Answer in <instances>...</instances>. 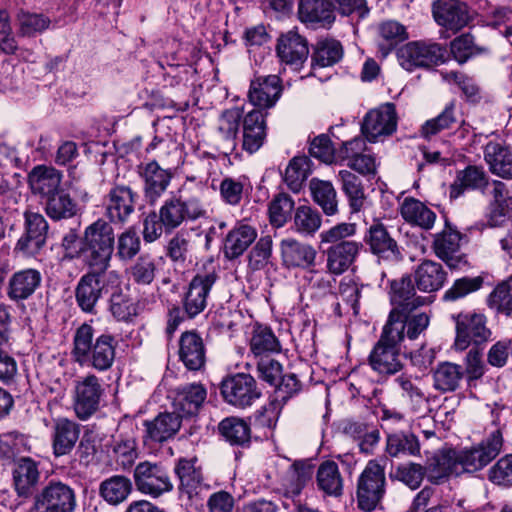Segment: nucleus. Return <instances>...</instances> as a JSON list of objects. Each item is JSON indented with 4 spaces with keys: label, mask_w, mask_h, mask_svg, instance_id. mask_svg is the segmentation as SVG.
<instances>
[{
    "label": "nucleus",
    "mask_w": 512,
    "mask_h": 512,
    "mask_svg": "<svg viewBox=\"0 0 512 512\" xmlns=\"http://www.w3.org/2000/svg\"><path fill=\"white\" fill-rule=\"evenodd\" d=\"M181 423L182 416L176 412L159 413L154 419L146 420L144 422V443L150 445L172 439L179 431Z\"/></svg>",
    "instance_id": "nucleus-24"
},
{
    "label": "nucleus",
    "mask_w": 512,
    "mask_h": 512,
    "mask_svg": "<svg viewBox=\"0 0 512 512\" xmlns=\"http://www.w3.org/2000/svg\"><path fill=\"white\" fill-rule=\"evenodd\" d=\"M205 212L204 205L198 197H183L179 191L164 201L158 214L165 224V231L170 233L187 220L203 217Z\"/></svg>",
    "instance_id": "nucleus-6"
},
{
    "label": "nucleus",
    "mask_w": 512,
    "mask_h": 512,
    "mask_svg": "<svg viewBox=\"0 0 512 512\" xmlns=\"http://www.w3.org/2000/svg\"><path fill=\"white\" fill-rule=\"evenodd\" d=\"M45 200V212L53 220L68 219L77 213V204L63 189Z\"/></svg>",
    "instance_id": "nucleus-54"
},
{
    "label": "nucleus",
    "mask_w": 512,
    "mask_h": 512,
    "mask_svg": "<svg viewBox=\"0 0 512 512\" xmlns=\"http://www.w3.org/2000/svg\"><path fill=\"white\" fill-rule=\"evenodd\" d=\"M489 186L485 172L476 166H468L457 173L450 187V197L458 198L465 190H483Z\"/></svg>",
    "instance_id": "nucleus-46"
},
{
    "label": "nucleus",
    "mask_w": 512,
    "mask_h": 512,
    "mask_svg": "<svg viewBox=\"0 0 512 512\" xmlns=\"http://www.w3.org/2000/svg\"><path fill=\"white\" fill-rule=\"evenodd\" d=\"M343 57L341 43L334 39L319 40L312 54V70L325 68L338 63Z\"/></svg>",
    "instance_id": "nucleus-49"
},
{
    "label": "nucleus",
    "mask_w": 512,
    "mask_h": 512,
    "mask_svg": "<svg viewBox=\"0 0 512 512\" xmlns=\"http://www.w3.org/2000/svg\"><path fill=\"white\" fill-rule=\"evenodd\" d=\"M280 79L276 75L260 76L251 81L248 98L259 109L273 107L281 95Z\"/></svg>",
    "instance_id": "nucleus-28"
},
{
    "label": "nucleus",
    "mask_w": 512,
    "mask_h": 512,
    "mask_svg": "<svg viewBox=\"0 0 512 512\" xmlns=\"http://www.w3.org/2000/svg\"><path fill=\"white\" fill-rule=\"evenodd\" d=\"M502 444V434L500 430H495L477 445L455 450L461 474L474 473L483 469L498 456Z\"/></svg>",
    "instance_id": "nucleus-8"
},
{
    "label": "nucleus",
    "mask_w": 512,
    "mask_h": 512,
    "mask_svg": "<svg viewBox=\"0 0 512 512\" xmlns=\"http://www.w3.org/2000/svg\"><path fill=\"white\" fill-rule=\"evenodd\" d=\"M81 434V425L67 417L53 419L51 426V447L56 458L70 455L76 448Z\"/></svg>",
    "instance_id": "nucleus-20"
},
{
    "label": "nucleus",
    "mask_w": 512,
    "mask_h": 512,
    "mask_svg": "<svg viewBox=\"0 0 512 512\" xmlns=\"http://www.w3.org/2000/svg\"><path fill=\"white\" fill-rule=\"evenodd\" d=\"M207 396L206 389L201 384H186L176 390L173 406L183 415L195 414Z\"/></svg>",
    "instance_id": "nucleus-39"
},
{
    "label": "nucleus",
    "mask_w": 512,
    "mask_h": 512,
    "mask_svg": "<svg viewBox=\"0 0 512 512\" xmlns=\"http://www.w3.org/2000/svg\"><path fill=\"white\" fill-rule=\"evenodd\" d=\"M299 19L305 23L329 27L335 20L331 3L326 0H300Z\"/></svg>",
    "instance_id": "nucleus-38"
},
{
    "label": "nucleus",
    "mask_w": 512,
    "mask_h": 512,
    "mask_svg": "<svg viewBox=\"0 0 512 512\" xmlns=\"http://www.w3.org/2000/svg\"><path fill=\"white\" fill-rule=\"evenodd\" d=\"M385 493V469L376 460H369L357 480V505L361 510L371 512L381 503Z\"/></svg>",
    "instance_id": "nucleus-4"
},
{
    "label": "nucleus",
    "mask_w": 512,
    "mask_h": 512,
    "mask_svg": "<svg viewBox=\"0 0 512 512\" xmlns=\"http://www.w3.org/2000/svg\"><path fill=\"white\" fill-rule=\"evenodd\" d=\"M90 343V325L82 324L73 337L72 356L81 366L93 367L98 371L108 370L115 359L116 341L109 334H102L95 339L92 354L88 348Z\"/></svg>",
    "instance_id": "nucleus-3"
},
{
    "label": "nucleus",
    "mask_w": 512,
    "mask_h": 512,
    "mask_svg": "<svg viewBox=\"0 0 512 512\" xmlns=\"http://www.w3.org/2000/svg\"><path fill=\"white\" fill-rule=\"evenodd\" d=\"M140 176L144 181V198L148 204L154 205L170 185L173 173L156 161H150L140 167Z\"/></svg>",
    "instance_id": "nucleus-22"
},
{
    "label": "nucleus",
    "mask_w": 512,
    "mask_h": 512,
    "mask_svg": "<svg viewBox=\"0 0 512 512\" xmlns=\"http://www.w3.org/2000/svg\"><path fill=\"white\" fill-rule=\"evenodd\" d=\"M487 305L498 314L512 315V276L493 289L487 297Z\"/></svg>",
    "instance_id": "nucleus-56"
},
{
    "label": "nucleus",
    "mask_w": 512,
    "mask_h": 512,
    "mask_svg": "<svg viewBox=\"0 0 512 512\" xmlns=\"http://www.w3.org/2000/svg\"><path fill=\"white\" fill-rule=\"evenodd\" d=\"M400 213L407 223L425 230L431 229L436 220L435 212L415 198H405Z\"/></svg>",
    "instance_id": "nucleus-40"
},
{
    "label": "nucleus",
    "mask_w": 512,
    "mask_h": 512,
    "mask_svg": "<svg viewBox=\"0 0 512 512\" xmlns=\"http://www.w3.org/2000/svg\"><path fill=\"white\" fill-rule=\"evenodd\" d=\"M217 279L218 275L214 269L198 272L193 277L184 298V309L190 318L206 308L209 293Z\"/></svg>",
    "instance_id": "nucleus-19"
},
{
    "label": "nucleus",
    "mask_w": 512,
    "mask_h": 512,
    "mask_svg": "<svg viewBox=\"0 0 512 512\" xmlns=\"http://www.w3.org/2000/svg\"><path fill=\"white\" fill-rule=\"evenodd\" d=\"M338 177L341 181L342 190L348 198L351 212H360L366 202L360 178L348 170L339 171Z\"/></svg>",
    "instance_id": "nucleus-52"
},
{
    "label": "nucleus",
    "mask_w": 512,
    "mask_h": 512,
    "mask_svg": "<svg viewBox=\"0 0 512 512\" xmlns=\"http://www.w3.org/2000/svg\"><path fill=\"white\" fill-rule=\"evenodd\" d=\"M29 186L33 194L47 199L61 190V173L53 167L37 166L28 176Z\"/></svg>",
    "instance_id": "nucleus-31"
},
{
    "label": "nucleus",
    "mask_w": 512,
    "mask_h": 512,
    "mask_svg": "<svg viewBox=\"0 0 512 512\" xmlns=\"http://www.w3.org/2000/svg\"><path fill=\"white\" fill-rule=\"evenodd\" d=\"M221 394L228 404L245 409L250 407L260 396L256 380L249 374L237 373L226 377L221 382Z\"/></svg>",
    "instance_id": "nucleus-12"
},
{
    "label": "nucleus",
    "mask_w": 512,
    "mask_h": 512,
    "mask_svg": "<svg viewBox=\"0 0 512 512\" xmlns=\"http://www.w3.org/2000/svg\"><path fill=\"white\" fill-rule=\"evenodd\" d=\"M464 376L462 366L451 363H440L433 373L434 387L442 392L455 391Z\"/></svg>",
    "instance_id": "nucleus-51"
},
{
    "label": "nucleus",
    "mask_w": 512,
    "mask_h": 512,
    "mask_svg": "<svg viewBox=\"0 0 512 512\" xmlns=\"http://www.w3.org/2000/svg\"><path fill=\"white\" fill-rule=\"evenodd\" d=\"M24 233L18 240L15 250L26 256H34L45 246L48 234V223L38 212L24 213Z\"/></svg>",
    "instance_id": "nucleus-15"
},
{
    "label": "nucleus",
    "mask_w": 512,
    "mask_h": 512,
    "mask_svg": "<svg viewBox=\"0 0 512 512\" xmlns=\"http://www.w3.org/2000/svg\"><path fill=\"white\" fill-rule=\"evenodd\" d=\"M133 479L137 490L157 498L172 491L173 484L167 469L157 462L142 461L134 469Z\"/></svg>",
    "instance_id": "nucleus-9"
},
{
    "label": "nucleus",
    "mask_w": 512,
    "mask_h": 512,
    "mask_svg": "<svg viewBox=\"0 0 512 512\" xmlns=\"http://www.w3.org/2000/svg\"><path fill=\"white\" fill-rule=\"evenodd\" d=\"M311 467L303 463H294L287 470L283 480L282 489L284 497L291 499L293 503L297 502L304 486L311 479Z\"/></svg>",
    "instance_id": "nucleus-45"
},
{
    "label": "nucleus",
    "mask_w": 512,
    "mask_h": 512,
    "mask_svg": "<svg viewBox=\"0 0 512 512\" xmlns=\"http://www.w3.org/2000/svg\"><path fill=\"white\" fill-rule=\"evenodd\" d=\"M435 21L448 30L457 32L468 25V7L459 0H436L432 7Z\"/></svg>",
    "instance_id": "nucleus-23"
},
{
    "label": "nucleus",
    "mask_w": 512,
    "mask_h": 512,
    "mask_svg": "<svg viewBox=\"0 0 512 512\" xmlns=\"http://www.w3.org/2000/svg\"><path fill=\"white\" fill-rule=\"evenodd\" d=\"M356 234L353 223H339L320 233L321 244H331L326 250V269L333 276L346 272L358 257L363 245L361 242L347 240Z\"/></svg>",
    "instance_id": "nucleus-1"
},
{
    "label": "nucleus",
    "mask_w": 512,
    "mask_h": 512,
    "mask_svg": "<svg viewBox=\"0 0 512 512\" xmlns=\"http://www.w3.org/2000/svg\"><path fill=\"white\" fill-rule=\"evenodd\" d=\"M243 111L239 107H233L223 111L218 119L217 133L221 141V149L225 155L234 152L237 146V134Z\"/></svg>",
    "instance_id": "nucleus-32"
},
{
    "label": "nucleus",
    "mask_w": 512,
    "mask_h": 512,
    "mask_svg": "<svg viewBox=\"0 0 512 512\" xmlns=\"http://www.w3.org/2000/svg\"><path fill=\"white\" fill-rule=\"evenodd\" d=\"M311 173V161L307 156L292 158L285 170L284 181L293 192H298Z\"/></svg>",
    "instance_id": "nucleus-55"
},
{
    "label": "nucleus",
    "mask_w": 512,
    "mask_h": 512,
    "mask_svg": "<svg viewBox=\"0 0 512 512\" xmlns=\"http://www.w3.org/2000/svg\"><path fill=\"white\" fill-rule=\"evenodd\" d=\"M317 484L329 496L338 497L343 493V478L334 461L323 462L317 471Z\"/></svg>",
    "instance_id": "nucleus-50"
},
{
    "label": "nucleus",
    "mask_w": 512,
    "mask_h": 512,
    "mask_svg": "<svg viewBox=\"0 0 512 512\" xmlns=\"http://www.w3.org/2000/svg\"><path fill=\"white\" fill-rule=\"evenodd\" d=\"M283 264L288 268L316 266L317 251L313 246L293 238H285L280 242Z\"/></svg>",
    "instance_id": "nucleus-29"
},
{
    "label": "nucleus",
    "mask_w": 512,
    "mask_h": 512,
    "mask_svg": "<svg viewBox=\"0 0 512 512\" xmlns=\"http://www.w3.org/2000/svg\"><path fill=\"white\" fill-rule=\"evenodd\" d=\"M250 348L255 356L278 352L280 344L272 330L265 326H257L250 340Z\"/></svg>",
    "instance_id": "nucleus-61"
},
{
    "label": "nucleus",
    "mask_w": 512,
    "mask_h": 512,
    "mask_svg": "<svg viewBox=\"0 0 512 512\" xmlns=\"http://www.w3.org/2000/svg\"><path fill=\"white\" fill-rule=\"evenodd\" d=\"M397 128L395 107L391 103L369 111L362 122L361 131L369 142H378Z\"/></svg>",
    "instance_id": "nucleus-17"
},
{
    "label": "nucleus",
    "mask_w": 512,
    "mask_h": 512,
    "mask_svg": "<svg viewBox=\"0 0 512 512\" xmlns=\"http://www.w3.org/2000/svg\"><path fill=\"white\" fill-rule=\"evenodd\" d=\"M365 243L373 254L382 258H397L399 253L397 242L390 236L386 227L376 221L364 236Z\"/></svg>",
    "instance_id": "nucleus-34"
},
{
    "label": "nucleus",
    "mask_w": 512,
    "mask_h": 512,
    "mask_svg": "<svg viewBox=\"0 0 512 512\" xmlns=\"http://www.w3.org/2000/svg\"><path fill=\"white\" fill-rule=\"evenodd\" d=\"M321 215L310 206L302 205L296 208L294 214L295 230L303 235H313L321 226Z\"/></svg>",
    "instance_id": "nucleus-62"
},
{
    "label": "nucleus",
    "mask_w": 512,
    "mask_h": 512,
    "mask_svg": "<svg viewBox=\"0 0 512 512\" xmlns=\"http://www.w3.org/2000/svg\"><path fill=\"white\" fill-rule=\"evenodd\" d=\"M257 231L251 225L238 223L227 234L224 241V255L228 259L241 256L247 248L256 240Z\"/></svg>",
    "instance_id": "nucleus-36"
},
{
    "label": "nucleus",
    "mask_w": 512,
    "mask_h": 512,
    "mask_svg": "<svg viewBox=\"0 0 512 512\" xmlns=\"http://www.w3.org/2000/svg\"><path fill=\"white\" fill-rule=\"evenodd\" d=\"M156 273V259L148 254L139 256L128 270L129 278L138 285H150Z\"/></svg>",
    "instance_id": "nucleus-60"
},
{
    "label": "nucleus",
    "mask_w": 512,
    "mask_h": 512,
    "mask_svg": "<svg viewBox=\"0 0 512 512\" xmlns=\"http://www.w3.org/2000/svg\"><path fill=\"white\" fill-rule=\"evenodd\" d=\"M417 288L423 292H434L441 289L446 281V272L441 264L432 260H424L414 271Z\"/></svg>",
    "instance_id": "nucleus-37"
},
{
    "label": "nucleus",
    "mask_w": 512,
    "mask_h": 512,
    "mask_svg": "<svg viewBox=\"0 0 512 512\" xmlns=\"http://www.w3.org/2000/svg\"><path fill=\"white\" fill-rule=\"evenodd\" d=\"M310 190L314 202L322 208L326 215L332 216L338 212L337 193L331 182L312 179Z\"/></svg>",
    "instance_id": "nucleus-53"
},
{
    "label": "nucleus",
    "mask_w": 512,
    "mask_h": 512,
    "mask_svg": "<svg viewBox=\"0 0 512 512\" xmlns=\"http://www.w3.org/2000/svg\"><path fill=\"white\" fill-rule=\"evenodd\" d=\"M193 252L192 235L184 230L177 232L166 247V256L176 266H184L187 262H191Z\"/></svg>",
    "instance_id": "nucleus-48"
},
{
    "label": "nucleus",
    "mask_w": 512,
    "mask_h": 512,
    "mask_svg": "<svg viewBox=\"0 0 512 512\" xmlns=\"http://www.w3.org/2000/svg\"><path fill=\"white\" fill-rule=\"evenodd\" d=\"M179 359L192 371L200 370L206 360V349L202 338L195 332H185L179 340Z\"/></svg>",
    "instance_id": "nucleus-30"
},
{
    "label": "nucleus",
    "mask_w": 512,
    "mask_h": 512,
    "mask_svg": "<svg viewBox=\"0 0 512 512\" xmlns=\"http://www.w3.org/2000/svg\"><path fill=\"white\" fill-rule=\"evenodd\" d=\"M104 276L103 272L88 271L79 279L75 288V298L83 312L96 313V305L105 290Z\"/></svg>",
    "instance_id": "nucleus-21"
},
{
    "label": "nucleus",
    "mask_w": 512,
    "mask_h": 512,
    "mask_svg": "<svg viewBox=\"0 0 512 512\" xmlns=\"http://www.w3.org/2000/svg\"><path fill=\"white\" fill-rule=\"evenodd\" d=\"M400 341L397 328L388 332L384 327L381 336L371 350L368 363L380 375H393L402 369Z\"/></svg>",
    "instance_id": "nucleus-7"
},
{
    "label": "nucleus",
    "mask_w": 512,
    "mask_h": 512,
    "mask_svg": "<svg viewBox=\"0 0 512 512\" xmlns=\"http://www.w3.org/2000/svg\"><path fill=\"white\" fill-rule=\"evenodd\" d=\"M386 451L391 457L415 456L420 453V444L413 433H394L387 437Z\"/></svg>",
    "instance_id": "nucleus-57"
},
{
    "label": "nucleus",
    "mask_w": 512,
    "mask_h": 512,
    "mask_svg": "<svg viewBox=\"0 0 512 512\" xmlns=\"http://www.w3.org/2000/svg\"><path fill=\"white\" fill-rule=\"evenodd\" d=\"M460 240V233L448 224L442 232L434 237L433 249L435 254L450 267L456 266L455 254L459 251Z\"/></svg>",
    "instance_id": "nucleus-43"
},
{
    "label": "nucleus",
    "mask_w": 512,
    "mask_h": 512,
    "mask_svg": "<svg viewBox=\"0 0 512 512\" xmlns=\"http://www.w3.org/2000/svg\"><path fill=\"white\" fill-rule=\"evenodd\" d=\"M456 338L454 347L466 350L471 344L481 345L490 340L492 332L487 327V317L482 313H461L455 318Z\"/></svg>",
    "instance_id": "nucleus-10"
},
{
    "label": "nucleus",
    "mask_w": 512,
    "mask_h": 512,
    "mask_svg": "<svg viewBox=\"0 0 512 512\" xmlns=\"http://www.w3.org/2000/svg\"><path fill=\"white\" fill-rule=\"evenodd\" d=\"M77 497L75 490L59 480H50L34 495L29 512H75Z\"/></svg>",
    "instance_id": "nucleus-5"
},
{
    "label": "nucleus",
    "mask_w": 512,
    "mask_h": 512,
    "mask_svg": "<svg viewBox=\"0 0 512 512\" xmlns=\"http://www.w3.org/2000/svg\"><path fill=\"white\" fill-rule=\"evenodd\" d=\"M294 206V200L290 195L286 193L275 195L268 205L271 225L277 228L283 227L291 218Z\"/></svg>",
    "instance_id": "nucleus-58"
},
{
    "label": "nucleus",
    "mask_w": 512,
    "mask_h": 512,
    "mask_svg": "<svg viewBox=\"0 0 512 512\" xmlns=\"http://www.w3.org/2000/svg\"><path fill=\"white\" fill-rule=\"evenodd\" d=\"M114 230L109 222L98 219L83 233L81 261L90 271L106 273L114 250Z\"/></svg>",
    "instance_id": "nucleus-2"
},
{
    "label": "nucleus",
    "mask_w": 512,
    "mask_h": 512,
    "mask_svg": "<svg viewBox=\"0 0 512 512\" xmlns=\"http://www.w3.org/2000/svg\"><path fill=\"white\" fill-rule=\"evenodd\" d=\"M221 435L232 445H244L250 440V427L242 419L229 417L219 424Z\"/></svg>",
    "instance_id": "nucleus-59"
},
{
    "label": "nucleus",
    "mask_w": 512,
    "mask_h": 512,
    "mask_svg": "<svg viewBox=\"0 0 512 512\" xmlns=\"http://www.w3.org/2000/svg\"><path fill=\"white\" fill-rule=\"evenodd\" d=\"M276 52L282 63L298 70L309 55L308 43L296 31H288L278 38Z\"/></svg>",
    "instance_id": "nucleus-25"
},
{
    "label": "nucleus",
    "mask_w": 512,
    "mask_h": 512,
    "mask_svg": "<svg viewBox=\"0 0 512 512\" xmlns=\"http://www.w3.org/2000/svg\"><path fill=\"white\" fill-rule=\"evenodd\" d=\"M450 51L453 58L463 64L469 58L485 52V49L476 46L470 34H462L450 43Z\"/></svg>",
    "instance_id": "nucleus-63"
},
{
    "label": "nucleus",
    "mask_w": 512,
    "mask_h": 512,
    "mask_svg": "<svg viewBox=\"0 0 512 512\" xmlns=\"http://www.w3.org/2000/svg\"><path fill=\"white\" fill-rule=\"evenodd\" d=\"M110 312L117 321L128 322L137 315V306L122 292H114L110 298Z\"/></svg>",
    "instance_id": "nucleus-64"
},
{
    "label": "nucleus",
    "mask_w": 512,
    "mask_h": 512,
    "mask_svg": "<svg viewBox=\"0 0 512 512\" xmlns=\"http://www.w3.org/2000/svg\"><path fill=\"white\" fill-rule=\"evenodd\" d=\"M41 280V274L36 269L28 268L15 272L9 280L7 294L12 300H25L40 286Z\"/></svg>",
    "instance_id": "nucleus-35"
},
{
    "label": "nucleus",
    "mask_w": 512,
    "mask_h": 512,
    "mask_svg": "<svg viewBox=\"0 0 512 512\" xmlns=\"http://www.w3.org/2000/svg\"><path fill=\"white\" fill-rule=\"evenodd\" d=\"M175 473L180 481L179 489L188 498L199 493L202 486V472L196 467V459H180L175 466Z\"/></svg>",
    "instance_id": "nucleus-41"
},
{
    "label": "nucleus",
    "mask_w": 512,
    "mask_h": 512,
    "mask_svg": "<svg viewBox=\"0 0 512 512\" xmlns=\"http://www.w3.org/2000/svg\"><path fill=\"white\" fill-rule=\"evenodd\" d=\"M40 478L39 462L30 457H21L15 462L12 480L19 497H31L40 483Z\"/></svg>",
    "instance_id": "nucleus-26"
},
{
    "label": "nucleus",
    "mask_w": 512,
    "mask_h": 512,
    "mask_svg": "<svg viewBox=\"0 0 512 512\" xmlns=\"http://www.w3.org/2000/svg\"><path fill=\"white\" fill-rule=\"evenodd\" d=\"M431 302L430 297L417 296L411 276L405 275L391 282L393 308H419Z\"/></svg>",
    "instance_id": "nucleus-33"
},
{
    "label": "nucleus",
    "mask_w": 512,
    "mask_h": 512,
    "mask_svg": "<svg viewBox=\"0 0 512 512\" xmlns=\"http://www.w3.org/2000/svg\"><path fill=\"white\" fill-rule=\"evenodd\" d=\"M103 389L98 377L87 375L75 382L73 409L78 419H89L99 408Z\"/></svg>",
    "instance_id": "nucleus-14"
},
{
    "label": "nucleus",
    "mask_w": 512,
    "mask_h": 512,
    "mask_svg": "<svg viewBox=\"0 0 512 512\" xmlns=\"http://www.w3.org/2000/svg\"><path fill=\"white\" fill-rule=\"evenodd\" d=\"M132 492V482L123 475H113L101 482L100 496L111 505L124 502Z\"/></svg>",
    "instance_id": "nucleus-47"
},
{
    "label": "nucleus",
    "mask_w": 512,
    "mask_h": 512,
    "mask_svg": "<svg viewBox=\"0 0 512 512\" xmlns=\"http://www.w3.org/2000/svg\"><path fill=\"white\" fill-rule=\"evenodd\" d=\"M110 451L122 469L131 468L139 456L136 430L132 426L122 428L113 436Z\"/></svg>",
    "instance_id": "nucleus-27"
},
{
    "label": "nucleus",
    "mask_w": 512,
    "mask_h": 512,
    "mask_svg": "<svg viewBox=\"0 0 512 512\" xmlns=\"http://www.w3.org/2000/svg\"><path fill=\"white\" fill-rule=\"evenodd\" d=\"M338 158L346 161L347 166L361 175H375L377 170L376 159L367 148L362 137H355L342 143L338 149Z\"/></svg>",
    "instance_id": "nucleus-16"
},
{
    "label": "nucleus",
    "mask_w": 512,
    "mask_h": 512,
    "mask_svg": "<svg viewBox=\"0 0 512 512\" xmlns=\"http://www.w3.org/2000/svg\"><path fill=\"white\" fill-rule=\"evenodd\" d=\"M429 481L434 484L442 483L451 475L458 476L461 470L454 449L447 450L434 457L426 468Z\"/></svg>",
    "instance_id": "nucleus-42"
},
{
    "label": "nucleus",
    "mask_w": 512,
    "mask_h": 512,
    "mask_svg": "<svg viewBox=\"0 0 512 512\" xmlns=\"http://www.w3.org/2000/svg\"><path fill=\"white\" fill-rule=\"evenodd\" d=\"M417 308H393L384 328L388 332L398 330L399 341L417 339L429 326L430 316L426 312H414Z\"/></svg>",
    "instance_id": "nucleus-13"
},
{
    "label": "nucleus",
    "mask_w": 512,
    "mask_h": 512,
    "mask_svg": "<svg viewBox=\"0 0 512 512\" xmlns=\"http://www.w3.org/2000/svg\"><path fill=\"white\" fill-rule=\"evenodd\" d=\"M444 53L437 43L412 41L397 50V59L402 68L413 71L443 62Z\"/></svg>",
    "instance_id": "nucleus-11"
},
{
    "label": "nucleus",
    "mask_w": 512,
    "mask_h": 512,
    "mask_svg": "<svg viewBox=\"0 0 512 512\" xmlns=\"http://www.w3.org/2000/svg\"><path fill=\"white\" fill-rule=\"evenodd\" d=\"M484 157L493 174L512 179V155L508 148L498 142H489L485 146Z\"/></svg>",
    "instance_id": "nucleus-44"
},
{
    "label": "nucleus",
    "mask_w": 512,
    "mask_h": 512,
    "mask_svg": "<svg viewBox=\"0 0 512 512\" xmlns=\"http://www.w3.org/2000/svg\"><path fill=\"white\" fill-rule=\"evenodd\" d=\"M138 195L129 186L116 185L104 198L105 215L112 223H125L135 210Z\"/></svg>",
    "instance_id": "nucleus-18"
}]
</instances>
